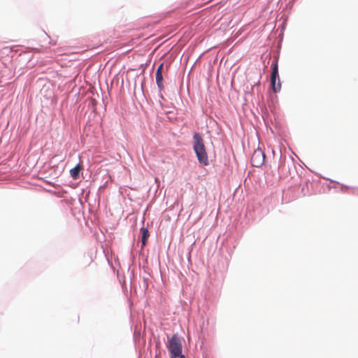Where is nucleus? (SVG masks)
I'll return each mask as SVG.
<instances>
[{
	"instance_id": "1",
	"label": "nucleus",
	"mask_w": 358,
	"mask_h": 358,
	"mask_svg": "<svg viewBox=\"0 0 358 358\" xmlns=\"http://www.w3.org/2000/svg\"><path fill=\"white\" fill-rule=\"evenodd\" d=\"M193 139L194 141V150L199 162L203 165H208V158L201 136L199 133H194Z\"/></svg>"
},
{
	"instance_id": "2",
	"label": "nucleus",
	"mask_w": 358,
	"mask_h": 358,
	"mask_svg": "<svg viewBox=\"0 0 358 358\" xmlns=\"http://www.w3.org/2000/svg\"><path fill=\"white\" fill-rule=\"evenodd\" d=\"M168 348L171 354V358H185L182 354L181 341L176 334H174L169 341Z\"/></svg>"
},
{
	"instance_id": "3",
	"label": "nucleus",
	"mask_w": 358,
	"mask_h": 358,
	"mask_svg": "<svg viewBox=\"0 0 358 358\" xmlns=\"http://www.w3.org/2000/svg\"><path fill=\"white\" fill-rule=\"evenodd\" d=\"M272 72L271 75V86L274 92H278L280 90L281 84L278 76V61H275L271 64Z\"/></svg>"
},
{
	"instance_id": "4",
	"label": "nucleus",
	"mask_w": 358,
	"mask_h": 358,
	"mask_svg": "<svg viewBox=\"0 0 358 358\" xmlns=\"http://www.w3.org/2000/svg\"><path fill=\"white\" fill-rule=\"evenodd\" d=\"M265 160L264 152L261 149L255 150L251 157V164L259 167L264 164Z\"/></svg>"
},
{
	"instance_id": "5",
	"label": "nucleus",
	"mask_w": 358,
	"mask_h": 358,
	"mask_svg": "<svg viewBox=\"0 0 358 358\" xmlns=\"http://www.w3.org/2000/svg\"><path fill=\"white\" fill-rule=\"evenodd\" d=\"M164 64L162 63L157 68L156 71V83L158 86V88L159 90H162L164 89V84H163V76H162V71H163Z\"/></svg>"
},
{
	"instance_id": "6",
	"label": "nucleus",
	"mask_w": 358,
	"mask_h": 358,
	"mask_svg": "<svg viewBox=\"0 0 358 358\" xmlns=\"http://www.w3.org/2000/svg\"><path fill=\"white\" fill-rule=\"evenodd\" d=\"M82 169V167L80 165L78 164L77 166H76L74 168H73L72 169H71L70 171V173H71V177L73 178V179H77L78 178V176H79V173L80 171V170Z\"/></svg>"
},
{
	"instance_id": "7",
	"label": "nucleus",
	"mask_w": 358,
	"mask_h": 358,
	"mask_svg": "<svg viewBox=\"0 0 358 358\" xmlns=\"http://www.w3.org/2000/svg\"><path fill=\"white\" fill-rule=\"evenodd\" d=\"M142 245L145 246L146 245L147 240L150 236L149 231L146 228H142Z\"/></svg>"
},
{
	"instance_id": "8",
	"label": "nucleus",
	"mask_w": 358,
	"mask_h": 358,
	"mask_svg": "<svg viewBox=\"0 0 358 358\" xmlns=\"http://www.w3.org/2000/svg\"><path fill=\"white\" fill-rule=\"evenodd\" d=\"M88 102H89V105H90V104H92V105H93V106H94V99H89V100H88Z\"/></svg>"
}]
</instances>
